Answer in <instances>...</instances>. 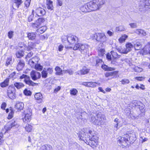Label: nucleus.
I'll use <instances>...</instances> for the list:
<instances>
[{"label": "nucleus", "mask_w": 150, "mask_h": 150, "mask_svg": "<svg viewBox=\"0 0 150 150\" xmlns=\"http://www.w3.org/2000/svg\"><path fill=\"white\" fill-rule=\"evenodd\" d=\"M91 130L89 131V134L90 135L88 139H86V143L89 145L93 148L96 147L98 144V137L96 135H93V133Z\"/></svg>", "instance_id": "nucleus-1"}, {"label": "nucleus", "mask_w": 150, "mask_h": 150, "mask_svg": "<svg viewBox=\"0 0 150 150\" xmlns=\"http://www.w3.org/2000/svg\"><path fill=\"white\" fill-rule=\"evenodd\" d=\"M128 134L124 135L122 137H119L117 141L119 145L122 148L129 147L130 145V142L128 141Z\"/></svg>", "instance_id": "nucleus-2"}, {"label": "nucleus", "mask_w": 150, "mask_h": 150, "mask_svg": "<svg viewBox=\"0 0 150 150\" xmlns=\"http://www.w3.org/2000/svg\"><path fill=\"white\" fill-rule=\"evenodd\" d=\"M105 3V0H93L90 2L93 10L95 11L101 8Z\"/></svg>", "instance_id": "nucleus-3"}, {"label": "nucleus", "mask_w": 150, "mask_h": 150, "mask_svg": "<svg viewBox=\"0 0 150 150\" xmlns=\"http://www.w3.org/2000/svg\"><path fill=\"white\" fill-rule=\"evenodd\" d=\"M104 120L105 119L104 115L98 114L96 116H91L90 121L94 125H100Z\"/></svg>", "instance_id": "nucleus-4"}, {"label": "nucleus", "mask_w": 150, "mask_h": 150, "mask_svg": "<svg viewBox=\"0 0 150 150\" xmlns=\"http://www.w3.org/2000/svg\"><path fill=\"white\" fill-rule=\"evenodd\" d=\"M89 47V45L87 44L78 43L74 45L73 49L74 50H77L79 49L81 53L85 54L88 51Z\"/></svg>", "instance_id": "nucleus-5"}, {"label": "nucleus", "mask_w": 150, "mask_h": 150, "mask_svg": "<svg viewBox=\"0 0 150 150\" xmlns=\"http://www.w3.org/2000/svg\"><path fill=\"white\" fill-rule=\"evenodd\" d=\"M93 38L97 41L102 43L105 42L107 41L106 37L103 33H95L93 35Z\"/></svg>", "instance_id": "nucleus-6"}, {"label": "nucleus", "mask_w": 150, "mask_h": 150, "mask_svg": "<svg viewBox=\"0 0 150 150\" xmlns=\"http://www.w3.org/2000/svg\"><path fill=\"white\" fill-rule=\"evenodd\" d=\"M20 79H24V81L26 84L29 86H35L38 84L37 83L34 82L31 80L30 77L26 75L23 74L20 77Z\"/></svg>", "instance_id": "nucleus-7"}, {"label": "nucleus", "mask_w": 150, "mask_h": 150, "mask_svg": "<svg viewBox=\"0 0 150 150\" xmlns=\"http://www.w3.org/2000/svg\"><path fill=\"white\" fill-rule=\"evenodd\" d=\"M126 48L122 50L120 48L118 47L116 48L117 50L119 52L124 54H126L129 52L132 48L133 47V45L131 43L128 42L126 44Z\"/></svg>", "instance_id": "nucleus-8"}, {"label": "nucleus", "mask_w": 150, "mask_h": 150, "mask_svg": "<svg viewBox=\"0 0 150 150\" xmlns=\"http://www.w3.org/2000/svg\"><path fill=\"white\" fill-rule=\"evenodd\" d=\"M7 94L8 97L11 99L16 98V89L13 86H10L7 90Z\"/></svg>", "instance_id": "nucleus-9"}, {"label": "nucleus", "mask_w": 150, "mask_h": 150, "mask_svg": "<svg viewBox=\"0 0 150 150\" xmlns=\"http://www.w3.org/2000/svg\"><path fill=\"white\" fill-rule=\"evenodd\" d=\"M19 125L14 120H12L9 122L5 126L4 129H5L6 132L10 130L12 127H18Z\"/></svg>", "instance_id": "nucleus-10"}, {"label": "nucleus", "mask_w": 150, "mask_h": 150, "mask_svg": "<svg viewBox=\"0 0 150 150\" xmlns=\"http://www.w3.org/2000/svg\"><path fill=\"white\" fill-rule=\"evenodd\" d=\"M67 39L68 42L71 44H74L76 43L79 41L78 38L76 36L73 35H69L67 38Z\"/></svg>", "instance_id": "nucleus-11"}, {"label": "nucleus", "mask_w": 150, "mask_h": 150, "mask_svg": "<svg viewBox=\"0 0 150 150\" xmlns=\"http://www.w3.org/2000/svg\"><path fill=\"white\" fill-rule=\"evenodd\" d=\"M30 76L33 81L36 80L41 77V74L40 72L35 70L32 71L30 73Z\"/></svg>", "instance_id": "nucleus-12"}, {"label": "nucleus", "mask_w": 150, "mask_h": 150, "mask_svg": "<svg viewBox=\"0 0 150 150\" xmlns=\"http://www.w3.org/2000/svg\"><path fill=\"white\" fill-rule=\"evenodd\" d=\"M27 112L25 114V116L23 118V121L25 123L29 122L31 120V112L29 110H27Z\"/></svg>", "instance_id": "nucleus-13"}, {"label": "nucleus", "mask_w": 150, "mask_h": 150, "mask_svg": "<svg viewBox=\"0 0 150 150\" xmlns=\"http://www.w3.org/2000/svg\"><path fill=\"white\" fill-rule=\"evenodd\" d=\"M35 98L38 103H41L43 102V96L40 93H36L35 95Z\"/></svg>", "instance_id": "nucleus-14"}, {"label": "nucleus", "mask_w": 150, "mask_h": 150, "mask_svg": "<svg viewBox=\"0 0 150 150\" xmlns=\"http://www.w3.org/2000/svg\"><path fill=\"white\" fill-rule=\"evenodd\" d=\"M88 134H89L85 132L83 134L81 132L78 134V137L80 140H83L86 143V139H88V138L90 135Z\"/></svg>", "instance_id": "nucleus-15"}, {"label": "nucleus", "mask_w": 150, "mask_h": 150, "mask_svg": "<svg viewBox=\"0 0 150 150\" xmlns=\"http://www.w3.org/2000/svg\"><path fill=\"white\" fill-rule=\"evenodd\" d=\"M22 3V0H14L12 6L13 8L15 9L18 8Z\"/></svg>", "instance_id": "nucleus-16"}, {"label": "nucleus", "mask_w": 150, "mask_h": 150, "mask_svg": "<svg viewBox=\"0 0 150 150\" xmlns=\"http://www.w3.org/2000/svg\"><path fill=\"white\" fill-rule=\"evenodd\" d=\"M36 13L38 16H40L45 15L46 13V11L43 8L39 7L36 9Z\"/></svg>", "instance_id": "nucleus-17"}, {"label": "nucleus", "mask_w": 150, "mask_h": 150, "mask_svg": "<svg viewBox=\"0 0 150 150\" xmlns=\"http://www.w3.org/2000/svg\"><path fill=\"white\" fill-rule=\"evenodd\" d=\"M118 71H116L112 72H109L106 73L105 76L107 77H112V78H116L118 74Z\"/></svg>", "instance_id": "nucleus-18"}, {"label": "nucleus", "mask_w": 150, "mask_h": 150, "mask_svg": "<svg viewBox=\"0 0 150 150\" xmlns=\"http://www.w3.org/2000/svg\"><path fill=\"white\" fill-rule=\"evenodd\" d=\"M89 71V69L85 67L81 70L77 71V73L79 75H82L88 73Z\"/></svg>", "instance_id": "nucleus-19"}, {"label": "nucleus", "mask_w": 150, "mask_h": 150, "mask_svg": "<svg viewBox=\"0 0 150 150\" xmlns=\"http://www.w3.org/2000/svg\"><path fill=\"white\" fill-rule=\"evenodd\" d=\"M90 2H89L88 3L86 4L80 8L81 10L83 12H88V10L86 9V7H89L92 10V7L91 6H90Z\"/></svg>", "instance_id": "nucleus-20"}, {"label": "nucleus", "mask_w": 150, "mask_h": 150, "mask_svg": "<svg viewBox=\"0 0 150 150\" xmlns=\"http://www.w3.org/2000/svg\"><path fill=\"white\" fill-rule=\"evenodd\" d=\"M128 141L130 142V144L133 143L136 139L135 135L134 134H128Z\"/></svg>", "instance_id": "nucleus-21"}, {"label": "nucleus", "mask_w": 150, "mask_h": 150, "mask_svg": "<svg viewBox=\"0 0 150 150\" xmlns=\"http://www.w3.org/2000/svg\"><path fill=\"white\" fill-rule=\"evenodd\" d=\"M47 28L46 26H43L37 29L36 30V33L38 34H41L44 33L47 30Z\"/></svg>", "instance_id": "nucleus-22"}, {"label": "nucleus", "mask_w": 150, "mask_h": 150, "mask_svg": "<svg viewBox=\"0 0 150 150\" xmlns=\"http://www.w3.org/2000/svg\"><path fill=\"white\" fill-rule=\"evenodd\" d=\"M25 65L24 62L20 60L18 63L17 67V69L18 71L22 70Z\"/></svg>", "instance_id": "nucleus-23"}, {"label": "nucleus", "mask_w": 150, "mask_h": 150, "mask_svg": "<svg viewBox=\"0 0 150 150\" xmlns=\"http://www.w3.org/2000/svg\"><path fill=\"white\" fill-rule=\"evenodd\" d=\"M36 33H28V37L29 39L31 40H34L36 37Z\"/></svg>", "instance_id": "nucleus-24"}, {"label": "nucleus", "mask_w": 150, "mask_h": 150, "mask_svg": "<svg viewBox=\"0 0 150 150\" xmlns=\"http://www.w3.org/2000/svg\"><path fill=\"white\" fill-rule=\"evenodd\" d=\"M15 107L18 110H21L24 108V104L22 102H18L15 105Z\"/></svg>", "instance_id": "nucleus-25"}, {"label": "nucleus", "mask_w": 150, "mask_h": 150, "mask_svg": "<svg viewBox=\"0 0 150 150\" xmlns=\"http://www.w3.org/2000/svg\"><path fill=\"white\" fill-rule=\"evenodd\" d=\"M9 78L6 79L4 81L0 83V86L1 87L4 88L8 86L9 84Z\"/></svg>", "instance_id": "nucleus-26"}, {"label": "nucleus", "mask_w": 150, "mask_h": 150, "mask_svg": "<svg viewBox=\"0 0 150 150\" xmlns=\"http://www.w3.org/2000/svg\"><path fill=\"white\" fill-rule=\"evenodd\" d=\"M40 150H52V147L50 145H45L41 147Z\"/></svg>", "instance_id": "nucleus-27"}, {"label": "nucleus", "mask_w": 150, "mask_h": 150, "mask_svg": "<svg viewBox=\"0 0 150 150\" xmlns=\"http://www.w3.org/2000/svg\"><path fill=\"white\" fill-rule=\"evenodd\" d=\"M135 33L139 35H142L144 36H145L146 35V33L145 31L144 30L141 29H137L135 31Z\"/></svg>", "instance_id": "nucleus-28"}, {"label": "nucleus", "mask_w": 150, "mask_h": 150, "mask_svg": "<svg viewBox=\"0 0 150 150\" xmlns=\"http://www.w3.org/2000/svg\"><path fill=\"white\" fill-rule=\"evenodd\" d=\"M134 47L136 50H139L142 48V45L140 42H137L134 45Z\"/></svg>", "instance_id": "nucleus-29"}, {"label": "nucleus", "mask_w": 150, "mask_h": 150, "mask_svg": "<svg viewBox=\"0 0 150 150\" xmlns=\"http://www.w3.org/2000/svg\"><path fill=\"white\" fill-rule=\"evenodd\" d=\"M81 115L77 116V118L78 119H81V120L86 119L85 116L87 117V114L85 112H81Z\"/></svg>", "instance_id": "nucleus-30"}, {"label": "nucleus", "mask_w": 150, "mask_h": 150, "mask_svg": "<svg viewBox=\"0 0 150 150\" xmlns=\"http://www.w3.org/2000/svg\"><path fill=\"white\" fill-rule=\"evenodd\" d=\"M14 85L18 89H19L24 86L23 84L20 82H15L14 83Z\"/></svg>", "instance_id": "nucleus-31"}, {"label": "nucleus", "mask_w": 150, "mask_h": 150, "mask_svg": "<svg viewBox=\"0 0 150 150\" xmlns=\"http://www.w3.org/2000/svg\"><path fill=\"white\" fill-rule=\"evenodd\" d=\"M35 44L34 43L32 42H28V46L26 48V50H30L33 47H35Z\"/></svg>", "instance_id": "nucleus-32"}, {"label": "nucleus", "mask_w": 150, "mask_h": 150, "mask_svg": "<svg viewBox=\"0 0 150 150\" xmlns=\"http://www.w3.org/2000/svg\"><path fill=\"white\" fill-rule=\"evenodd\" d=\"M55 70L56 71V75H59L62 74L63 71L59 67H56Z\"/></svg>", "instance_id": "nucleus-33"}, {"label": "nucleus", "mask_w": 150, "mask_h": 150, "mask_svg": "<svg viewBox=\"0 0 150 150\" xmlns=\"http://www.w3.org/2000/svg\"><path fill=\"white\" fill-rule=\"evenodd\" d=\"M128 36L125 34H124L119 39V41L120 43H122L125 41L126 39L127 38Z\"/></svg>", "instance_id": "nucleus-34"}, {"label": "nucleus", "mask_w": 150, "mask_h": 150, "mask_svg": "<svg viewBox=\"0 0 150 150\" xmlns=\"http://www.w3.org/2000/svg\"><path fill=\"white\" fill-rule=\"evenodd\" d=\"M24 54L23 51H18L16 54V57L18 58H20L24 56Z\"/></svg>", "instance_id": "nucleus-35"}, {"label": "nucleus", "mask_w": 150, "mask_h": 150, "mask_svg": "<svg viewBox=\"0 0 150 150\" xmlns=\"http://www.w3.org/2000/svg\"><path fill=\"white\" fill-rule=\"evenodd\" d=\"M26 131L28 132H30L32 131L33 129V127L31 125L27 124L25 127Z\"/></svg>", "instance_id": "nucleus-36"}, {"label": "nucleus", "mask_w": 150, "mask_h": 150, "mask_svg": "<svg viewBox=\"0 0 150 150\" xmlns=\"http://www.w3.org/2000/svg\"><path fill=\"white\" fill-rule=\"evenodd\" d=\"M31 26L34 28H37L39 27L40 25L39 24L36 23V21L34 23H31Z\"/></svg>", "instance_id": "nucleus-37"}, {"label": "nucleus", "mask_w": 150, "mask_h": 150, "mask_svg": "<svg viewBox=\"0 0 150 150\" xmlns=\"http://www.w3.org/2000/svg\"><path fill=\"white\" fill-rule=\"evenodd\" d=\"M105 53V50L103 49H100L98 50V54L100 57H102L104 56Z\"/></svg>", "instance_id": "nucleus-38"}, {"label": "nucleus", "mask_w": 150, "mask_h": 150, "mask_svg": "<svg viewBox=\"0 0 150 150\" xmlns=\"http://www.w3.org/2000/svg\"><path fill=\"white\" fill-rule=\"evenodd\" d=\"M78 92V91L75 88H72L70 90V94L72 95L76 96Z\"/></svg>", "instance_id": "nucleus-39"}, {"label": "nucleus", "mask_w": 150, "mask_h": 150, "mask_svg": "<svg viewBox=\"0 0 150 150\" xmlns=\"http://www.w3.org/2000/svg\"><path fill=\"white\" fill-rule=\"evenodd\" d=\"M47 7L48 9L52 10L53 9V6L52 5V2H47L46 3Z\"/></svg>", "instance_id": "nucleus-40"}, {"label": "nucleus", "mask_w": 150, "mask_h": 150, "mask_svg": "<svg viewBox=\"0 0 150 150\" xmlns=\"http://www.w3.org/2000/svg\"><path fill=\"white\" fill-rule=\"evenodd\" d=\"M34 68L37 70L40 71L42 69L43 67L40 64H37L35 65Z\"/></svg>", "instance_id": "nucleus-41"}, {"label": "nucleus", "mask_w": 150, "mask_h": 150, "mask_svg": "<svg viewBox=\"0 0 150 150\" xmlns=\"http://www.w3.org/2000/svg\"><path fill=\"white\" fill-rule=\"evenodd\" d=\"M36 23H38L40 25L42 23H43L45 21L44 18H39L38 20H36Z\"/></svg>", "instance_id": "nucleus-42"}, {"label": "nucleus", "mask_w": 150, "mask_h": 150, "mask_svg": "<svg viewBox=\"0 0 150 150\" xmlns=\"http://www.w3.org/2000/svg\"><path fill=\"white\" fill-rule=\"evenodd\" d=\"M134 70L135 71L137 72H140L143 71L142 68L138 66H135L134 67Z\"/></svg>", "instance_id": "nucleus-43"}, {"label": "nucleus", "mask_w": 150, "mask_h": 150, "mask_svg": "<svg viewBox=\"0 0 150 150\" xmlns=\"http://www.w3.org/2000/svg\"><path fill=\"white\" fill-rule=\"evenodd\" d=\"M116 30L119 31H122L125 30L126 28L123 25H120L116 28Z\"/></svg>", "instance_id": "nucleus-44"}, {"label": "nucleus", "mask_w": 150, "mask_h": 150, "mask_svg": "<svg viewBox=\"0 0 150 150\" xmlns=\"http://www.w3.org/2000/svg\"><path fill=\"white\" fill-rule=\"evenodd\" d=\"M111 53L112 56L114 58H119L120 57V56L119 55L117 52H115L114 51H112L111 52Z\"/></svg>", "instance_id": "nucleus-45"}, {"label": "nucleus", "mask_w": 150, "mask_h": 150, "mask_svg": "<svg viewBox=\"0 0 150 150\" xmlns=\"http://www.w3.org/2000/svg\"><path fill=\"white\" fill-rule=\"evenodd\" d=\"M47 73L45 69H44L43 71L42 72V78H46L47 76Z\"/></svg>", "instance_id": "nucleus-46"}, {"label": "nucleus", "mask_w": 150, "mask_h": 150, "mask_svg": "<svg viewBox=\"0 0 150 150\" xmlns=\"http://www.w3.org/2000/svg\"><path fill=\"white\" fill-rule=\"evenodd\" d=\"M138 106L139 107L138 108H139L140 111L142 112L143 113L145 112V105H144L141 104V105H139Z\"/></svg>", "instance_id": "nucleus-47"}, {"label": "nucleus", "mask_w": 150, "mask_h": 150, "mask_svg": "<svg viewBox=\"0 0 150 150\" xmlns=\"http://www.w3.org/2000/svg\"><path fill=\"white\" fill-rule=\"evenodd\" d=\"M63 72L65 73H68L70 75H72L73 72L71 69H68L67 70H63Z\"/></svg>", "instance_id": "nucleus-48"}, {"label": "nucleus", "mask_w": 150, "mask_h": 150, "mask_svg": "<svg viewBox=\"0 0 150 150\" xmlns=\"http://www.w3.org/2000/svg\"><path fill=\"white\" fill-rule=\"evenodd\" d=\"M97 83L96 82H88V87H94L96 86V84Z\"/></svg>", "instance_id": "nucleus-49"}, {"label": "nucleus", "mask_w": 150, "mask_h": 150, "mask_svg": "<svg viewBox=\"0 0 150 150\" xmlns=\"http://www.w3.org/2000/svg\"><path fill=\"white\" fill-rule=\"evenodd\" d=\"M33 61V60L32 59H30L29 61V64L32 67L34 68V66L36 64L34 62L32 61Z\"/></svg>", "instance_id": "nucleus-50"}, {"label": "nucleus", "mask_w": 150, "mask_h": 150, "mask_svg": "<svg viewBox=\"0 0 150 150\" xmlns=\"http://www.w3.org/2000/svg\"><path fill=\"white\" fill-rule=\"evenodd\" d=\"M120 82H121L123 84H125L126 83H128L129 82V80L127 79H125L122 80Z\"/></svg>", "instance_id": "nucleus-51"}, {"label": "nucleus", "mask_w": 150, "mask_h": 150, "mask_svg": "<svg viewBox=\"0 0 150 150\" xmlns=\"http://www.w3.org/2000/svg\"><path fill=\"white\" fill-rule=\"evenodd\" d=\"M33 10L32 11V13L30 16L28 18V21L29 22H30L32 21L33 19L34 15L33 13Z\"/></svg>", "instance_id": "nucleus-52"}, {"label": "nucleus", "mask_w": 150, "mask_h": 150, "mask_svg": "<svg viewBox=\"0 0 150 150\" xmlns=\"http://www.w3.org/2000/svg\"><path fill=\"white\" fill-rule=\"evenodd\" d=\"M30 1L31 0H26L25 1L24 4L25 6L27 8L29 7L30 5Z\"/></svg>", "instance_id": "nucleus-53"}, {"label": "nucleus", "mask_w": 150, "mask_h": 150, "mask_svg": "<svg viewBox=\"0 0 150 150\" xmlns=\"http://www.w3.org/2000/svg\"><path fill=\"white\" fill-rule=\"evenodd\" d=\"M24 94L27 96H30L31 94V93L29 90L28 91L27 89H25L24 91Z\"/></svg>", "instance_id": "nucleus-54"}, {"label": "nucleus", "mask_w": 150, "mask_h": 150, "mask_svg": "<svg viewBox=\"0 0 150 150\" xmlns=\"http://www.w3.org/2000/svg\"><path fill=\"white\" fill-rule=\"evenodd\" d=\"M13 31H10L8 33V37L10 39L12 38L13 35Z\"/></svg>", "instance_id": "nucleus-55"}, {"label": "nucleus", "mask_w": 150, "mask_h": 150, "mask_svg": "<svg viewBox=\"0 0 150 150\" xmlns=\"http://www.w3.org/2000/svg\"><path fill=\"white\" fill-rule=\"evenodd\" d=\"M44 69L46 70V71H47V74H51L53 72V70L52 68H48L47 69Z\"/></svg>", "instance_id": "nucleus-56"}, {"label": "nucleus", "mask_w": 150, "mask_h": 150, "mask_svg": "<svg viewBox=\"0 0 150 150\" xmlns=\"http://www.w3.org/2000/svg\"><path fill=\"white\" fill-rule=\"evenodd\" d=\"M32 59L33 60L32 61L34 62L36 64L38 63L39 60V58L37 57H34L32 58Z\"/></svg>", "instance_id": "nucleus-57"}, {"label": "nucleus", "mask_w": 150, "mask_h": 150, "mask_svg": "<svg viewBox=\"0 0 150 150\" xmlns=\"http://www.w3.org/2000/svg\"><path fill=\"white\" fill-rule=\"evenodd\" d=\"M12 59L11 57L8 58L6 61V65L8 66L10 64V62L11 61Z\"/></svg>", "instance_id": "nucleus-58"}, {"label": "nucleus", "mask_w": 150, "mask_h": 150, "mask_svg": "<svg viewBox=\"0 0 150 150\" xmlns=\"http://www.w3.org/2000/svg\"><path fill=\"white\" fill-rule=\"evenodd\" d=\"M145 78L144 77L141 76V77H137L135 78V79L138 81H142L144 80Z\"/></svg>", "instance_id": "nucleus-59"}, {"label": "nucleus", "mask_w": 150, "mask_h": 150, "mask_svg": "<svg viewBox=\"0 0 150 150\" xmlns=\"http://www.w3.org/2000/svg\"><path fill=\"white\" fill-rule=\"evenodd\" d=\"M129 25L132 28H135L137 27V24L136 23H131Z\"/></svg>", "instance_id": "nucleus-60"}, {"label": "nucleus", "mask_w": 150, "mask_h": 150, "mask_svg": "<svg viewBox=\"0 0 150 150\" xmlns=\"http://www.w3.org/2000/svg\"><path fill=\"white\" fill-rule=\"evenodd\" d=\"M144 3L146 6H150V0H145Z\"/></svg>", "instance_id": "nucleus-61"}, {"label": "nucleus", "mask_w": 150, "mask_h": 150, "mask_svg": "<svg viewBox=\"0 0 150 150\" xmlns=\"http://www.w3.org/2000/svg\"><path fill=\"white\" fill-rule=\"evenodd\" d=\"M102 60L100 59H98L96 60V65L98 66L99 64L102 62Z\"/></svg>", "instance_id": "nucleus-62"}, {"label": "nucleus", "mask_w": 150, "mask_h": 150, "mask_svg": "<svg viewBox=\"0 0 150 150\" xmlns=\"http://www.w3.org/2000/svg\"><path fill=\"white\" fill-rule=\"evenodd\" d=\"M13 116V114L11 111V112H10L8 115V118L9 119H10L12 118Z\"/></svg>", "instance_id": "nucleus-63"}, {"label": "nucleus", "mask_w": 150, "mask_h": 150, "mask_svg": "<svg viewBox=\"0 0 150 150\" xmlns=\"http://www.w3.org/2000/svg\"><path fill=\"white\" fill-rule=\"evenodd\" d=\"M6 104L5 103H3L1 105V108L3 110H5V108L6 106Z\"/></svg>", "instance_id": "nucleus-64"}]
</instances>
